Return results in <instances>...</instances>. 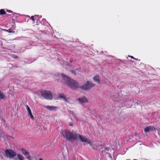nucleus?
<instances>
[{"instance_id": "1", "label": "nucleus", "mask_w": 160, "mask_h": 160, "mask_svg": "<svg viewBox=\"0 0 160 160\" xmlns=\"http://www.w3.org/2000/svg\"><path fill=\"white\" fill-rule=\"evenodd\" d=\"M61 134L62 137H65L66 140H76L79 137L82 142L85 143L87 142V144H90V145L92 146L93 149H96L94 146H93L92 142L91 141L79 134L75 132H71L68 129H65L64 131H62Z\"/></svg>"}, {"instance_id": "2", "label": "nucleus", "mask_w": 160, "mask_h": 160, "mask_svg": "<svg viewBox=\"0 0 160 160\" xmlns=\"http://www.w3.org/2000/svg\"><path fill=\"white\" fill-rule=\"evenodd\" d=\"M5 156L10 159H13L14 160H24V158L21 154H18L11 149H7L4 151Z\"/></svg>"}, {"instance_id": "3", "label": "nucleus", "mask_w": 160, "mask_h": 160, "mask_svg": "<svg viewBox=\"0 0 160 160\" xmlns=\"http://www.w3.org/2000/svg\"><path fill=\"white\" fill-rule=\"evenodd\" d=\"M61 75L67 85L71 89H76L79 88L80 87L78 82L71 79L64 73H62Z\"/></svg>"}, {"instance_id": "4", "label": "nucleus", "mask_w": 160, "mask_h": 160, "mask_svg": "<svg viewBox=\"0 0 160 160\" xmlns=\"http://www.w3.org/2000/svg\"><path fill=\"white\" fill-rule=\"evenodd\" d=\"M95 85L92 82L88 81L84 84L81 86L79 88L82 90L87 91L94 87Z\"/></svg>"}, {"instance_id": "5", "label": "nucleus", "mask_w": 160, "mask_h": 160, "mask_svg": "<svg viewBox=\"0 0 160 160\" xmlns=\"http://www.w3.org/2000/svg\"><path fill=\"white\" fill-rule=\"evenodd\" d=\"M41 94L44 98L48 100H52V98L51 92L49 91L42 90L40 92Z\"/></svg>"}, {"instance_id": "6", "label": "nucleus", "mask_w": 160, "mask_h": 160, "mask_svg": "<svg viewBox=\"0 0 160 160\" xmlns=\"http://www.w3.org/2000/svg\"><path fill=\"white\" fill-rule=\"evenodd\" d=\"M21 150L22 153L25 156L27 159L28 160H32L31 156L28 151L23 148L21 149Z\"/></svg>"}, {"instance_id": "7", "label": "nucleus", "mask_w": 160, "mask_h": 160, "mask_svg": "<svg viewBox=\"0 0 160 160\" xmlns=\"http://www.w3.org/2000/svg\"><path fill=\"white\" fill-rule=\"evenodd\" d=\"M58 98L59 99H63L64 101L67 102L71 103L72 100L69 98H66V96L63 94H60L58 96Z\"/></svg>"}, {"instance_id": "8", "label": "nucleus", "mask_w": 160, "mask_h": 160, "mask_svg": "<svg viewBox=\"0 0 160 160\" xmlns=\"http://www.w3.org/2000/svg\"><path fill=\"white\" fill-rule=\"evenodd\" d=\"M77 100L81 104L86 103L88 102L87 99L85 97H82L77 99Z\"/></svg>"}, {"instance_id": "9", "label": "nucleus", "mask_w": 160, "mask_h": 160, "mask_svg": "<svg viewBox=\"0 0 160 160\" xmlns=\"http://www.w3.org/2000/svg\"><path fill=\"white\" fill-rule=\"evenodd\" d=\"M44 107L46 108L51 111H56L58 108V107L56 106H46Z\"/></svg>"}, {"instance_id": "10", "label": "nucleus", "mask_w": 160, "mask_h": 160, "mask_svg": "<svg viewBox=\"0 0 160 160\" xmlns=\"http://www.w3.org/2000/svg\"><path fill=\"white\" fill-rule=\"evenodd\" d=\"M93 80L94 81L96 82L98 84H99L100 82V81L99 78V76L98 75H96L93 78Z\"/></svg>"}, {"instance_id": "11", "label": "nucleus", "mask_w": 160, "mask_h": 160, "mask_svg": "<svg viewBox=\"0 0 160 160\" xmlns=\"http://www.w3.org/2000/svg\"><path fill=\"white\" fill-rule=\"evenodd\" d=\"M154 129V128L152 126H148L146 127L144 129V131L145 132H148L150 130H153Z\"/></svg>"}, {"instance_id": "12", "label": "nucleus", "mask_w": 160, "mask_h": 160, "mask_svg": "<svg viewBox=\"0 0 160 160\" xmlns=\"http://www.w3.org/2000/svg\"><path fill=\"white\" fill-rule=\"evenodd\" d=\"M27 111L28 112V116H30V118H31L32 119H34V118L33 116V115H32V113L30 109V108L29 109L28 108V109L27 110Z\"/></svg>"}, {"instance_id": "13", "label": "nucleus", "mask_w": 160, "mask_h": 160, "mask_svg": "<svg viewBox=\"0 0 160 160\" xmlns=\"http://www.w3.org/2000/svg\"><path fill=\"white\" fill-rule=\"evenodd\" d=\"M7 14L6 12L5 11V10L3 9H1L0 10V15H5Z\"/></svg>"}, {"instance_id": "14", "label": "nucleus", "mask_w": 160, "mask_h": 160, "mask_svg": "<svg viewBox=\"0 0 160 160\" xmlns=\"http://www.w3.org/2000/svg\"><path fill=\"white\" fill-rule=\"evenodd\" d=\"M14 27H12L11 28H10L9 29H8V32L9 33H14L15 32V31H12V30L14 29Z\"/></svg>"}, {"instance_id": "15", "label": "nucleus", "mask_w": 160, "mask_h": 160, "mask_svg": "<svg viewBox=\"0 0 160 160\" xmlns=\"http://www.w3.org/2000/svg\"><path fill=\"white\" fill-rule=\"evenodd\" d=\"M5 98V96L1 91H0V99H4L6 98Z\"/></svg>"}, {"instance_id": "16", "label": "nucleus", "mask_w": 160, "mask_h": 160, "mask_svg": "<svg viewBox=\"0 0 160 160\" xmlns=\"http://www.w3.org/2000/svg\"><path fill=\"white\" fill-rule=\"evenodd\" d=\"M70 72H71L72 73L75 74H76V72L74 70H70Z\"/></svg>"}, {"instance_id": "17", "label": "nucleus", "mask_w": 160, "mask_h": 160, "mask_svg": "<svg viewBox=\"0 0 160 160\" xmlns=\"http://www.w3.org/2000/svg\"><path fill=\"white\" fill-rule=\"evenodd\" d=\"M30 19H32L33 21H35V19L33 16H32L30 18Z\"/></svg>"}, {"instance_id": "18", "label": "nucleus", "mask_w": 160, "mask_h": 160, "mask_svg": "<svg viewBox=\"0 0 160 160\" xmlns=\"http://www.w3.org/2000/svg\"><path fill=\"white\" fill-rule=\"evenodd\" d=\"M129 57H130L132 59H134L136 60H137V59L136 58H135L133 56H128Z\"/></svg>"}, {"instance_id": "19", "label": "nucleus", "mask_w": 160, "mask_h": 160, "mask_svg": "<svg viewBox=\"0 0 160 160\" xmlns=\"http://www.w3.org/2000/svg\"><path fill=\"white\" fill-rule=\"evenodd\" d=\"M72 115L73 116V117H74L75 118L77 119V116L75 113H73L72 114Z\"/></svg>"}, {"instance_id": "20", "label": "nucleus", "mask_w": 160, "mask_h": 160, "mask_svg": "<svg viewBox=\"0 0 160 160\" xmlns=\"http://www.w3.org/2000/svg\"><path fill=\"white\" fill-rule=\"evenodd\" d=\"M68 112L70 113L71 114H72L74 113L72 111H71V110H69L68 111Z\"/></svg>"}, {"instance_id": "21", "label": "nucleus", "mask_w": 160, "mask_h": 160, "mask_svg": "<svg viewBox=\"0 0 160 160\" xmlns=\"http://www.w3.org/2000/svg\"><path fill=\"white\" fill-rule=\"evenodd\" d=\"M69 125L70 126H73V124L71 122H69Z\"/></svg>"}, {"instance_id": "22", "label": "nucleus", "mask_w": 160, "mask_h": 160, "mask_svg": "<svg viewBox=\"0 0 160 160\" xmlns=\"http://www.w3.org/2000/svg\"><path fill=\"white\" fill-rule=\"evenodd\" d=\"M26 108H27V110L28 109V108L29 109V107L28 106V105H26Z\"/></svg>"}, {"instance_id": "23", "label": "nucleus", "mask_w": 160, "mask_h": 160, "mask_svg": "<svg viewBox=\"0 0 160 160\" xmlns=\"http://www.w3.org/2000/svg\"><path fill=\"white\" fill-rule=\"evenodd\" d=\"M3 30L4 31H5L8 32V30H7V29H3Z\"/></svg>"}, {"instance_id": "24", "label": "nucleus", "mask_w": 160, "mask_h": 160, "mask_svg": "<svg viewBox=\"0 0 160 160\" xmlns=\"http://www.w3.org/2000/svg\"><path fill=\"white\" fill-rule=\"evenodd\" d=\"M8 12H12V11L10 10H7Z\"/></svg>"}, {"instance_id": "25", "label": "nucleus", "mask_w": 160, "mask_h": 160, "mask_svg": "<svg viewBox=\"0 0 160 160\" xmlns=\"http://www.w3.org/2000/svg\"><path fill=\"white\" fill-rule=\"evenodd\" d=\"M39 160H43L42 159V158H40Z\"/></svg>"}, {"instance_id": "26", "label": "nucleus", "mask_w": 160, "mask_h": 160, "mask_svg": "<svg viewBox=\"0 0 160 160\" xmlns=\"http://www.w3.org/2000/svg\"><path fill=\"white\" fill-rule=\"evenodd\" d=\"M72 60H70V63H72Z\"/></svg>"}, {"instance_id": "27", "label": "nucleus", "mask_w": 160, "mask_h": 160, "mask_svg": "<svg viewBox=\"0 0 160 160\" xmlns=\"http://www.w3.org/2000/svg\"><path fill=\"white\" fill-rule=\"evenodd\" d=\"M18 58V57L16 56V57H15V58Z\"/></svg>"}, {"instance_id": "28", "label": "nucleus", "mask_w": 160, "mask_h": 160, "mask_svg": "<svg viewBox=\"0 0 160 160\" xmlns=\"http://www.w3.org/2000/svg\"><path fill=\"white\" fill-rule=\"evenodd\" d=\"M133 160H138L135 159H134Z\"/></svg>"}]
</instances>
